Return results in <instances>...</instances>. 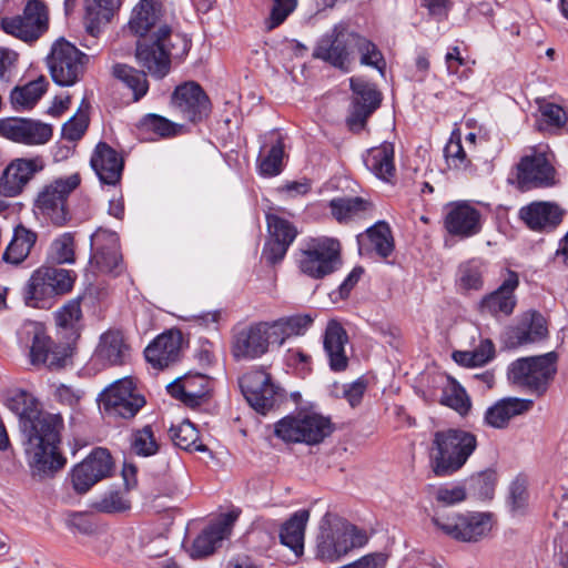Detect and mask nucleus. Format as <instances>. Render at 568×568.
Returning a JSON list of instances; mask_svg holds the SVG:
<instances>
[{
	"label": "nucleus",
	"mask_w": 568,
	"mask_h": 568,
	"mask_svg": "<svg viewBox=\"0 0 568 568\" xmlns=\"http://www.w3.org/2000/svg\"><path fill=\"white\" fill-rule=\"evenodd\" d=\"M266 221L273 239L293 243L297 235V230L290 221L276 214H267Z\"/></svg>",
	"instance_id": "nucleus-53"
},
{
	"label": "nucleus",
	"mask_w": 568,
	"mask_h": 568,
	"mask_svg": "<svg viewBox=\"0 0 568 568\" xmlns=\"http://www.w3.org/2000/svg\"><path fill=\"white\" fill-rule=\"evenodd\" d=\"M331 420L315 413L287 415L274 425V435L285 443L318 444L332 433Z\"/></svg>",
	"instance_id": "nucleus-8"
},
{
	"label": "nucleus",
	"mask_w": 568,
	"mask_h": 568,
	"mask_svg": "<svg viewBox=\"0 0 568 568\" xmlns=\"http://www.w3.org/2000/svg\"><path fill=\"white\" fill-rule=\"evenodd\" d=\"M444 156L450 169L466 170L470 161L468 160L466 152L463 148L459 136L452 134L450 139L444 148Z\"/></svg>",
	"instance_id": "nucleus-51"
},
{
	"label": "nucleus",
	"mask_w": 568,
	"mask_h": 568,
	"mask_svg": "<svg viewBox=\"0 0 568 568\" xmlns=\"http://www.w3.org/2000/svg\"><path fill=\"white\" fill-rule=\"evenodd\" d=\"M239 513L223 514L215 523L204 529L192 542L189 554L193 559L210 556L215 550L216 544L226 538L232 530Z\"/></svg>",
	"instance_id": "nucleus-30"
},
{
	"label": "nucleus",
	"mask_w": 568,
	"mask_h": 568,
	"mask_svg": "<svg viewBox=\"0 0 568 568\" xmlns=\"http://www.w3.org/2000/svg\"><path fill=\"white\" fill-rule=\"evenodd\" d=\"M72 271L54 266L37 268L26 284L23 297L28 306L48 308L54 298L69 293L74 284Z\"/></svg>",
	"instance_id": "nucleus-7"
},
{
	"label": "nucleus",
	"mask_w": 568,
	"mask_h": 568,
	"mask_svg": "<svg viewBox=\"0 0 568 568\" xmlns=\"http://www.w3.org/2000/svg\"><path fill=\"white\" fill-rule=\"evenodd\" d=\"M447 232L459 239H468L481 231V213L467 201L452 204L445 217Z\"/></svg>",
	"instance_id": "nucleus-28"
},
{
	"label": "nucleus",
	"mask_w": 568,
	"mask_h": 568,
	"mask_svg": "<svg viewBox=\"0 0 568 568\" xmlns=\"http://www.w3.org/2000/svg\"><path fill=\"white\" fill-rule=\"evenodd\" d=\"M191 48V41L183 34L160 30V36L139 39L135 47V61L150 77L165 78L174 60H182Z\"/></svg>",
	"instance_id": "nucleus-4"
},
{
	"label": "nucleus",
	"mask_w": 568,
	"mask_h": 568,
	"mask_svg": "<svg viewBox=\"0 0 568 568\" xmlns=\"http://www.w3.org/2000/svg\"><path fill=\"white\" fill-rule=\"evenodd\" d=\"M37 234L23 225L14 229L13 236L3 253V260L11 264H20L31 252L36 244Z\"/></svg>",
	"instance_id": "nucleus-38"
},
{
	"label": "nucleus",
	"mask_w": 568,
	"mask_h": 568,
	"mask_svg": "<svg viewBox=\"0 0 568 568\" xmlns=\"http://www.w3.org/2000/svg\"><path fill=\"white\" fill-rule=\"evenodd\" d=\"M313 318L307 314H296L282 317L271 324L272 328H278L286 336L301 335L312 325Z\"/></svg>",
	"instance_id": "nucleus-50"
},
{
	"label": "nucleus",
	"mask_w": 568,
	"mask_h": 568,
	"mask_svg": "<svg viewBox=\"0 0 568 568\" xmlns=\"http://www.w3.org/2000/svg\"><path fill=\"white\" fill-rule=\"evenodd\" d=\"M114 468V463L106 448L98 447L75 465L71 473V481L79 494L87 493L98 481L109 477Z\"/></svg>",
	"instance_id": "nucleus-16"
},
{
	"label": "nucleus",
	"mask_w": 568,
	"mask_h": 568,
	"mask_svg": "<svg viewBox=\"0 0 568 568\" xmlns=\"http://www.w3.org/2000/svg\"><path fill=\"white\" fill-rule=\"evenodd\" d=\"M88 123L89 120L84 113L77 114L64 123L62 134L69 141H77L84 134Z\"/></svg>",
	"instance_id": "nucleus-60"
},
{
	"label": "nucleus",
	"mask_w": 568,
	"mask_h": 568,
	"mask_svg": "<svg viewBox=\"0 0 568 568\" xmlns=\"http://www.w3.org/2000/svg\"><path fill=\"white\" fill-rule=\"evenodd\" d=\"M478 446L474 433L449 427L433 434L430 446V468L437 477H450L467 464Z\"/></svg>",
	"instance_id": "nucleus-3"
},
{
	"label": "nucleus",
	"mask_w": 568,
	"mask_h": 568,
	"mask_svg": "<svg viewBox=\"0 0 568 568\" xmlns=\"http://www.w3.org/2000/svg\"><path fill=\"white\" fill-rule=\"evenodd\" d=\"M113 75L133 93V100H141L149 91L148 73L132 65L118 63L113 67Z\"/></svg>",
	"instance_id": "nucleus-41"
},
{
	"label": "nucleus",
	"mask_w": 568,
	"mask_h": 568,
	"mask_svg": "<svg viewBox=\"0 0 568 568\" xmlns=\"http://www.w3.org/2000/svg\"><path fill=\"white\" fill-rule=\"evenodd\" d=\"M435 498L443 506H452L467 499L465 485H456L453 487L440 486L437 488Z\"/></svg>",
	"instance_id": "nucleus-58"
},
{
	"label": "nucleus",
	"mask_w": 568,
	"mask_h": 568,
	"mask_svg": "<svg viewBox=\"0 0 568 568\" xmlns=\"http://www.w3.org/2000/svg\"><path fill=\"white\" fill-rule=\"evenodd\" d=\"M565 213L555 202L534 201L519 209L518 217L534 232L550 233L560 225Z\"/></svg>",
	"instance_id": "nucleus-18"
},
{
	"label": "nucleus",
	"mask_w": 568,
	"mask_h": 568,
	"mask_svg": "<svg viewBox=\"0 0 568 568\" xmlns=\"http://www.w3.org/2000/svg\"><path fill=\"white\" fill-rule=\"evenodd\" d=\"M90 162L101 183L115 185L120 182L124 161L109 144L100 142L95 146Z\"/></svg>",
	"instance_id": "nucleus-32"
},
{
	"label": "nucleus",
	"mask_w": 568,
	"mask_h": 568,
	"mask_svg": "<svg viewBox=\"0 0 568 568\" xmlns=\"http://www.w3.org/2000/svg\"><path fill=\"white\" fill-rule=\"evenodd\" d=\"M7 406L19 416L30 464L43 474L62 468L65 459L58 452L61 416L43 412L39 402L24 390L13 393L7 399Z\"/></svg>",
	"instance_id": "nucleus-1"
},
{
	"label": "nucleus",
	"mask_w": 568,
	"mask_h": 568,
	"mask_svg": "<svg viewBox=\"0 0 568 568\" xmlns=\"http://www.w3.org/2000/svg\"><path fill=\"white\" fill-rule=\"evenodd\" d=\"M361 252L364 250L367 241L371 248L382 257H387L394 250V240L390 227L385 222H377L374 226L366 231L365 235L357 237Z\"/></svg>",
	"instance_id": "nucleus-39"
},
{
	"label": "nucleus",
	"mask_w": 568,
	"mask_h": 568,
	"mask_svg": "<svg viewBox=\"0 0 568 568\" xmlns=\"http://www.w3.org/2000/svg\"><path fill=\"white\" fill-rule=\"evenodd\" d=\"M284 155V144L281 140L274 144L266 156L261 159L258 163L260 174L263 176H275L282 171V162Z\"/></svg>",
	"instance_id": "nucleus-52"
},
{
	"label": "nucleus",
	"mask_w": 568,
	"mask_h": 568,
	"mask_svg": "<svg viewBox=\"0 0 568 568\" xmlns=\"http://www.w3.org/2000/svg\"><path fill=\"white\" fill-rule=\"evenodd\" d=\"M71 355L72 348L70 343L51 346L50 352H47L45 361H43L42 365H45L51 369L64 367Z\"/></svg>",
	"instance_id": "nucleus-57"
},
{
	"label": "nucleus",
	"mask_w": 568,
	"mask_h": 568,
	"mask_svg": "<svg viewBox=\"0 0 568 568\" xmlns=\"http://www.w3.org/2000/svg\"><path fill=\"white\" fill-rule=\"evenodd\" d=\"M339 242L331 237L311 239L300 250V271L312 278H323L335 272L339 264Z\"/></svg>",
	"instance_id": "nucleus-10"
},
{
	"label": "nucleus",
	"mask_w": 568,
	"mask_h": 568,
	"mask_svg": "<svg viewBox=\"0 0 568 568\" xmlns=\"http://www.w3.org/2000/svg\"><path fill=\"white\" fill-rule=\"evenodd\" d=\"M48 81L44 77L30 81L23 87L11 91L10 99L14 108L31 109L45 93Z\"/></svg>",
	"instance_id": "nucleus-42"
},
{
	"label": "nucleus",
	"mask_w": 568,
	"mask_h": 568,
	"mask_svg": "<svg viewBox=\"0 0 568 568\" xmlns=\"http://www.w3.org/2000/svg\"><path fill=\"white\" fill-rule=\"evenodd\" d=\"M508 504L511 513L523 514L528 504L527 481L523 477H516L509 486Z\"/></svg>",
	"instance_id": "nucleus-54"
},
{
	"label": "nucleus",
	"mask_w": 568,
	"mask_h": 568,
	"mask_svg": "<svg viewBox=\"0 0 568 568\" xmlns=\"http://www.w3.org/2000/svg\"><path fill=\"white\" fill-rule=\"evenodd\" d=\"M130 448L133 454L141 457L155 455L160 449V443L152 426L146 425L133 430L131 434Z\"/></svg>",
	"instance_id": "nucleus-46"
},
{
	"label": "nucleus",
	"mask_w": 568,
	"mask_h": 568,
	"mask_svg": "<svg viewBox=\"0 0 568 568\" xmlns=\"http://www.w3.org/2000/svg\"><path fill=\"white\" fill-rule=\"evenodd\" d=\"M75 243L72 233L54 239L48 251V260L54 264H72L75 261Z\"/></svg>",
	"instance_id": "nucleus-47"
},
{
	"label": "nucleus",
	"mask_w": 568,
	"mask_h": 568,
	"mask_svg": "<svg viewBox=\"0 0 568 568\" xmlns=\"http://www.w3.org/2000/svg\"><path fill=\"white\" fill-rule=\"evenodd\" d=\"M80 175L73 173L47 183L36 197V210L55 225L65 224L69 220L68 197L80 185Z\"/></svg>",
	"instance_id": "nucleus-11"
},
{
	"label": "nucleus",
	"mask_w": 568,
	"mask_h": 568,
	"mask_svg": "<svg viewBox=\"0 0 568 568\" xmlns=\"http://www.w3.org/2000/svg\"><path fill=\"white\" fill-rule=\"evenodd\" d=\"M534 406V400L518 397H505L488 407L484 420L494 428L503 429L509 424V420L518 415L529 412Z\"/></svg>",
	"instance_id": "nucleus-33"
},
{
	"label": "nucleus",
	"mask_w": 568,
	"mask_h": 568,
	"mask_svg": "<svg viewBox=\"0 0 568 568\" xmlns=\"http://www.w3.org/2000/svg\"><path fill=\"white\" fill-rule=\"evenodd\" d=\"M183 336L170 329L159 335L144 351L145 359L155 369H164L181 359Z\"/></svg>",
	"instance_id": "nucleus-24"
},
{
	"label": "nucleus",
	"mask_w": 568,
	"mask_h": 568,
	"mask_svg": "<svg viewBox=\"0 0 568 568\" xmlns=\"http://www.w3.org/2000/svg\"><path fill=\"white\" fill-rule=\"evenodd\" d=\"M555 168L545 152L535 151L521 158L517 165V179L521 185L547 187L555 184Z\"/></svg>",
	"instance_id": "nucleus-25"
},
{
	"label": "nucleus",
	"mask_w": 568,
	"mask_h": 568,
	"mask_svg": "<svg viewBox=\"0 0 568 568\" xmlns=\"http://www.w3.org/2000/svg\"><path fill=\"white\" fill-rule=\"evenodd\" d=\"M433 525L445 536L457 541L474 542L486 536L491 528L490 515L484 513L458 514L435 511Z\"/></svg>",
	"instance_id": "nucleus-12"
},
{
	"label": "nucleus",
	"mask_w": 568,
	"mask_h": 568,
	"mask_svg": "<svg viewBox=\"0 0 568 568\" xmlns=\"http://www.w3.org/2000/svg\"><path fill=\"white\" fill-rule=\"evenodd\" d=\"M366 540V535L354 525L327 514L320 527L315 556L324 562H337L352 549L365 545Z\"/></svg>",
	"instance_id": "nucleus-5"
},
{
	"label": "nucleus",
	"mask_w": 568,
	"mask_h": 568,
	"mask_svg": "<svg viewBox=\"0 0 568 568\" xmlns=\"http://www.w3.org/2000/svg\"><path fill=\"white\" fill-rule=\"evenodd\" d=\"M296 0H274L267 28L274 29L280 26L287 16L295 9Z\"/></svg>",
	"instance_id": "nucleus-59"
},
{
	"label": "nucleus",
	"mask_w": 568,
	"mask_h": 568,
	"mask_svg": "<svg viewBox=\"0 0 568 568\" xmlns=\"http://www.w3.org/2000/svg\"><path fill=\"white\" fill-rule=\"evenodd\" d=\"M89 57L63 38L53 42L47 57V65L52 80L60 87H71L79 82L85 71Z\"/></svg>",
	"instance_id": "nucleus-9"
},
{
	"label": "nucleus",
	"mask_w": 568,
	"mask_h": 568,
	"mask_svg": "<svg viewBox=\"0 0 568 568\" xmlns=\"http://www.w3.org/2000/svg\"><path fill=\"white\" fill-rule=\"evenodd\" d=\"M17 54L10 50H0V87L7 88L12 80V70L16 65Z\"/></svg>",
	"instance_id": "nucleus-63"
},
{
	"label": "nucleus",
	"mask_w": 568,
	"mask_h": 568,
	"mask_svg": "<svg viewBox=\"0 0 568 568\" xmlns=\"http://www.w3.org/2000/svg\"><path fill=\"white\" fill-rule=\"evenodd\" d=\"M240 387L250 406L261 414H266L273 409L284 397L283 390L272 382L271 375L262 368L252 369L244 374L240 378Z\"/></svg>",
	"instance_id": "nucleus-14"
},
{
	"label": "nucleus",
	"mask_w": 568,
	"mask_h": 568,
	"mask_svg": "<svg viewBox=\"0 0 568 568\" xmlns=\"http://www.w3.org/2000/svg\"><path fill=\"white\" fill-rule=\"evenodd\" d=\"M92 255L90 264L101 272H114L119 268L122 256L119 246V236L106 229H98L91 235Z\"/></svg>",
	"instance_id": "nucleus-22"
},
{
	"label": "nucleus",
	"mask_w": 568,
	"mask_h": 568,
	"mask_svg": "<svg viewBox=\"0 0 568 568\" xmlns=\"http://www.w3.org/2000/svg\"><path fill=\"white\" fill-rule=\"evenodd\" d=\"M430 383L432 395L439 404L452 408L462 417L469 414L471 400L458 381L448 374L435 373L430 377Z\"/></svg>",
	"instance_id": "nucleus-19"
},
{
	"label": "nucleus",
	"mask_w": 568,
	"mask_h": 568,
	"mask_svg": "<svg viewBox=\"0 0 568 568\" xmlns=\"http://www.w3.org/2000/svg\"><path fill=\"white\" fill-rule=\"evenodd\" d=\"M93 507L101 513H118L130 508V500L120 491L110 490L104 493Z\"/></svg>",
	"instance_id": "nucleus-55"
},
{
	"label": "nucleus",
	"mask_w": 568,
	"mask_h": 568,
	"mask_svg": "<svg viewBox=\"0 0 568 568\" xmlns=\"http://www.w3.org/2000/svg\"><path fill=\"white\" fill-rule=\"evenodd\" d=\"M457 282L462 290H480L483 287V262L480 260H469L462 263L457 271Z\"/></svg>",
	"instance_id": "nucleus-48"
},
{
	"label": "nucleus",
	"mask_w": 568,
	"mask_h": 568,
	"mask_svg": "<svg viewBox=\"0 0 568 568\" xmlns=\"http://www.w3.org/2000/svg\"><path fill=\"white\" fill-rule=\"evenodd\" d=\"M53 135L49 123L29 118L0 119V136L28 146L47 144Z\"/></svg>",
	"instance_id": "nucleus-17"
},
{
	"label": "nucleus",
	"mask_w": 568,
	"mask_h": 568,
	"mask_svg": "<svg viewBox=\"0 0 568 568\" xmlns=\"http://www.w3.org/2000/svg\"><path fill=\"white\" fill-rule=\"evenodd\" d=\"M104 412L111 417L132 418L145 404L133 382L129 378L116 381L101 395Z\"/></svg>",
	"instance_id": "nucleus-15"
},
{
	"label": "nucleus",
	"mask_w": 568,
	"mask_h": 568,
	"mask_svg": "<svg viewBox=\"0 0 568 568\" xmlns=\"http://www.w3.org/2000/svg\"><path fill=\"white\" fill-rule=\"evenodd\" d=\"M82 320L81 298H72L68 301L55 313L57 325L69 331V338L77 339L79 337V327Z\"/></svg>",
	"instance_id": "nucleus-45"
},
{
	"label": "nucleus",
	"mask_w": 568,
	"mask_h": 568,
	"mask_svg": "<svg viewBox=\"0 0 568 568\" xmlns=\"http://www.w3.org/2000/svg\"><path fill=\"white\" fill-rule=\"evenodd\" d=\"M354 49L361 53L363 64L375 67L379 71L385 67L382 53L375 44L349 31L344 23L336 24L318 40L313 57L347 71Z\"/></svg>",
	"instance_id": "nucleus-2"
},
{
	"label": "nucleus",
	"mask_w": 568,
	"mask_h": 568,
	"mask_svg": "<svg viewBox=\"0 0 568 568\" xmlns=\"http://www.w3.org/2000/svg\"><path fill=\"white\" fill-rule=\"evenodd\" d=\"M557 358L555 352L518 358L509 364L507 378L513 385L541 397L557 373Z\"/></svg>",
	"instance_id": "nucleus-6"
},
{
	"label": "nucleus",
	"mask_w": 568,
	"mask_h": 568,
	"mask_svg": "<svg viewBox=\"0 0 568 568\" xmlns=\"http://www.w3.org/2000/svg\"><path fill=\"white\" fill-rule=\"evenodd\" d=\"M333 216L339 222H346L361 217L369 207L371 203L362 197H337L329 203Z\"/></svg>",
	"instance_id": "nucleus-43"
},
{
	"label": "nucleus",
	"mask_w": 568,
	"mask_h": 568,
	"mask_svg": "<svg viewBox=\"0 0 568 568\" xmlns=\"http://www.w3.org/2000/svg\"><path fill=\"white\" fill-rule=\"evenodd\" d=\"M268 323H257L237 332L232 342V355L236 359H254L268 349L270 331Z\"/></svg>",
	"instance_id": "nucleus-20"
},
{
	"label": "nucleus",
	"mask_w": 568,
	"mask_h": 568,
	"mask_svg": "<svg viewBox=\"0 0 568 568\" xmlns=\"http://www.w3.org/2000/svg\"><path fill=\"white\" fill-rule=\"evenodd\" d=\"M518 285V274L508 270L507 276L503 280L501 284L494 292L484 296L480 301V312L493 316H509L517 304L515 291Z\"/></svg>",
	"instance_id": "nucleus-29"
},
{
	"label": "nucleus",
	"mask_w": 568,
	"mask_h": 568,
	"mask_svg": "<svg viewBox=\"0 0 568 568\" xmlns=\"http://www.w3.org/2000/svg\"><path fill=\"white\" fill-rule=\"evenodd\" d=\"M0 28L23 42H36L49 29L48 7L42 0H27L20 14L0 18Z\"/></svg>",
	"instance_id": "nucleus-13"
},
{
	"label": "nucleus",
	"mask_w": 568,
	"mask_h": 568,
	"mask_svg": "<svg viewBox=\"0 0 568 568\" xmlns=\"http://www.w3.org/2000/svg\"><path fill=\"white\" fill-rule=\"evenodd\" d=\"M173 444L187 452H206L207 447L200 442L199 432L192 423L184 420L169 430Z\"/></svg>",
	"instance_id": "nucleus-44"
},
{
	"label": "nucleus",
	"mask_w": 568,
	"mask_h": 568,
	"mask_svg": "<svg viewBox=\"0 0 568 568\" xmlns=\"http://www.w3.org/2000/svg\"><path fill=\"white\" fill-rule=\"evenodd\" d=\"M23 332L32 335V345L30 348V361L33 365H40L45 361L47 352H50L51 345L49 337L41 332L36 324L26 325Z\"/></svg>",
	"instance_id": "nucleus-49"
},
{
	"label": "nucleus",
	"mask_w": 568,
	"mask_h": 568,
	"mask_svg": "<svg viewBox=\"0 0 568 568\" xmlns=\"http://www.w3.org/2000/svg\"><path fill=\"white\" fill-rule=\"evenodd\" d=\"M542 120L552 128L560 129L567 122L565 110L555 103H547L541 108Z\"/></svg>",
	"instance_id": "nucleus-61"
},
{
	"label": "nucleus",
	"mask_w": 568,
	"mask_h": 568,
	"mask_svg": "<svg viewBox=\"0 0 568 568\" xmlns=\"http://www.w3.org/2000/svg\"><path fill=\"white\" fill-rule=\"evenodd\" d=\"M142 126L159 134L160 136H170L174 133L172 123L165 118L159 116L156 114H148L142 120Z\"/></svg>",
	"instance_id": "nucleus-62"
},
{
	"label": "nucleus",
	"mask_w": 568,
	"mask_h": 568,
	"mask_svg": "<svg viewBox=\"0 0 568 568\" xmlns=\"http://www.w3.org/2000/svg\"><path fill=\"white\" fill-rule=\"evenodd\" d=\"M291 244V242L280 241L272 237L264 246L263 256L267 263L276 264L285 256Z\"/></svg>",
	"instance_id": "nucleus-64"
},
{
	"label": "nucleus",
	"mask_w": 568,
	"mask_h": 568,
	"mask_svg": "<svg viewBox=\"0 0 568 568\" xmlns=\"http://www.w3.org/2000/svg\"><path fill=\"white\" fill-rule=\"evenodd\" d=\"M173 105L192 122L201 120L210 111V100L202 88L193 81L185 82L173 92Z\"/></svg>",
	"instance_id": "nucleus-27"
},
{
	"label": "nucleus",
	"mask_w": 568,
	"mask_h": 568,
	"mask_svg": "<svg viewBox=\"0 0 568 568\" xmlns=\"http://www.w3.org/2000/svg\"><path fill=\"white\" fill-rule=\"evenodd\" d=\"M121 7V0H87L88 14L97 22H108Z\"/></svg>",
	"instance_id": "nucleus-56"
},
{
	"label": "nucleus",
	"mask_w": 568,
	"mask_h": 568,
	"mask_svg": "<svg viewBox=\"0 0 568 568\" xmlns=\"http://www.w3.org/2000/svg\"><path fill=\"white\" fill-rule=\"evenodd\" d=\"M129 29L140 39L160 36L162 29H165V34L172 33L171 28L162 21L161 6L154 0H141L134 7Z\"/></svg>",
	"instance_id": "nucleus-23"
},
{
	"label": "nucleus",
	"mask_w": 568,
	"mask_h": 568,
	"mask_svg": "<svg viewBox=\"0 0 568 568\" xmlns=\"http://www.w3.org/2000/svg\"><path fill=\"white\" fill-rule=\"evenodd\" d=\"M496 483L497 473L490 468L475 473L464 480L467 497L477 500L493 499Z\"/></svg>",
	"instance_id": "nucleus-40"
},
{
	"label": "nucleus",
	"mask_w": 568,
	"mask_h": 568,
	"mask_svg": "<svg viewBox=\"0 0 568 568\" xmlns=\"http://www.w3.org/2000/svg\"><path fill=\"white\" fill-rule=\"evenodd\" d=\"M168 393L186 406H200L211 390V379L201 373H187L166 386Z\"/></svg>",
	"instance_id": "nucleus-26"
},
{
	"label": "nucleus",
	"mask_w": 568,
	"mask_h": 568,
	"mask_svg": "<svg viewBox=\"0 0 568 568\" xmlns=\"http://www.w3.org/2000/svg\"><path fill=\"white\" fill-rule=\"evenodd\" d=\"M129 355V346L123 335L118 331L104 333L95 349V356L106 365H119L124 363Z\"/></svg>",
	"instance_id": "nucleus-35"
},
{
	"label": "nucleus",
	"mask_w": 568,
	"mask_h": 568,
	"mask_svg": "<svg viewBox=\"0 0 568 568\" xmlns=\"http://www.w3.org/2000/svg\"><path fill=\"white\" fill-rule=\"evenodd\" d=\"M365 165L378 179L390 182L396 171L393 144L384 142L379 146L371 149L365 158Z\"/></svg>",
	"instance_id": "nucleus-36"
},
{
	"label": "nucleus",
	"mask_w": 568,
	"mask_h": 568,
	"mask_svg": "<svg viewBox=\"0 0 568 568\" xmlns=\"http://www.w3.org/2000/svg\"><path fill=\"white\" fill-rule=\"evenodd\" d=\"M310 519V511L301 509L294 513L282 526L280 538L295 555L303 552L305 527Z\"/></svg>",
	"instance_id": "nucleus-37"
},
{
	"label": "nucleus",
	"mask_w": 568,
	"mask_h": 568,
	"mask_svg": "<svg viewBox=\"0 0 568 568\" xmlns=\"http://www.w3.org/2000/svg\"><path fill=\"white\" fill-rule=\"evenodd\" d=\"M351 88L354 93V101L348 123L352 128L361 129L367 118L378 108L381 97L373 84L359 78L351 79Z\"/></svg>",
	"instance_id": "nucleus-31"
},
{
	"label": "nucleus",
	"mask_w": 568,
	"mask_h": 568,
	"mask_svg": "<svg viewBox=\"0 0 568 568\" xmlns=\"http://www.w3.org/2000/svg\"><path fill=\"white\" fill-rule=\"evenodd\" d=\"M43 168L44 163L40 156L11 161L0 178V193L8 197L19 195L34 174Z\"/></svg>",
	"instance_id": "nucleus-21"
},
{
	"label": "nucleus",
	"mask_w": 568,
	"mask_h": 568,
	"mask_svg": "<svg viewBox=\"0 0 568 568\" xmlns=\"http://www.w3.org/2000/svg\"><path fill=\"white\" fill-rule=\"evenodd\" d=\"M347 342L348 336L342 325L334 320L329 321L324 334V349L329 359V367L334 372H342L347 367Z\"/></svg>",
	"instance_id": "nucleus-34"
}]
</instances>
